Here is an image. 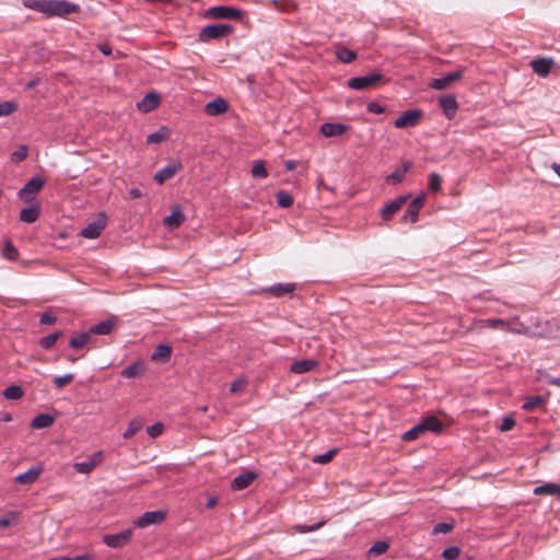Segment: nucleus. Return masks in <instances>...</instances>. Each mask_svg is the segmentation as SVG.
Listing matches in <instances>:
<instances>
[{
  "label": "nucleus",
  "instance_id": "nucleus-27",
  "mask_svg": "<svg viewBox=\"0 0 560 560\" xmlns=\"http://www.w3.org/2000/svg\"><path fill=\"white\" fill-rule=\"evenodd\" d=\"M420 423H421L424 432L430 431V432L438 433L443 428V423L435 416L427 417Z\"/></svg>",
  "mask_w": 560,
  "mask_h": 560
},
{
  "label": "nucleus",
  "instance_id": "nucleus-48",
  "mask_svg": "<svg viewBox=\"0 0 560 560\" xmlns=\"http://www.w3.org/2000/svg\"><path fill=\"white\" fill-rule=\"evenodd\" d=\"M441 186H442V177L436 173H432L429 176V188L432 191H439L441 189Z\"/></svg>",
  "mask_w": 560,
  "mask_h": 560
},
{
  "label": "nucleus",
  "instance_id": "nucleus-37",
  "mask_svg": "<svg viewBox=\"0 0 560 560\" xmlns=\"http://www.w3.org/2000/svg\"><path fill=\"white\" fill-rule=\"evenodd\" d=\"M90 337H91V335L89 331L81 332L80 335L71 338L69 341V345L72 349H75V350L81 349L89 342Z\"/></svg>",
  "mask_w": 560,
  "mask_h": 560
},
{
  "label": "nucleus",
  "instance_id": "nucleus-18",
  "mask_svg": "<svg viewBox=\"0 0 560 560\" xmlns=\"http://www.w3.org/2000/svg\"><path fill=\"white\" fill-rule=\"evenodd\" d=\"M43 472L42 466H33L27 471L14 477V481L20 485L34 483Z\"/></svg>",
  "mask_w": 560,
  "mask_h": 560
},
{
  "label": "nucleus",
  "instance_id": "nucleus-57",
  "mask_svg": "<svg viewBox=\"0 0 560 560\" xmlns=\"http://www.w3.org/2000/svg\"><path fill=\"white\" fill-rule=\"evenodd\" d=\"M366 109H368L369 113H372V114H382V113H384V107L382 105H380L378 103H375V102L369 103Z\"/></svg>",
  "mask_w": 560,
  "mask_h": 560
},
{
  "label": "nucleus",
  "instance_id": "nucleus-62",
  "mask_svg": "<svg viewBox=\"0 0 560 560\" xmlns=\"http://www.w3.org/2000/svg\"><path fill=\"white\" fill-rule=\"evenodd\" d=\"M295 167H296V161L289 160L285 162V168L288 171H293V170H295Z\"/></svg>",
  "mask_w": 560,
  "mask_h": 560
},
{
  "label": "nucleus",
  "instance_id": "nucleus-13",
  "mask_svg": "<svg viewBox=\"0 0 560 560\" xmlns=\"http://www.w3.org/2000/svg\"><path fill=\"white\" fill-rule=\"evenodd\" d=\"M408 198L409 195L400 196L386 203L381 211L382 219L385 221L392 219V217L401 209Z\"/></svg>",
  "mask_w": 560,
  "mask_h": 560
},
{
  "label": "nucleus",
  "instance_id": "nucleus-39",
  "mask_svg": "<svg viewBox=\"0 0 560 560\" xmlns=\"http://www.w3.org/2000/svg\"><path fill=\"white\" fill-rule=\"evenodd\" d=\"M61 337V332L60 331H56V332H52V334H49L43 338L39 339L38 341V345L43 348V349H50L56 342L57 340Z\"/></svg>",
  "mask_w": 560,
  "mask_h": 560
},
{
  "label": "nucleus",
  "instance_id": "nucleus-32",
  "mask_svg": "<svg viewBox=\"0 0 560 560\" xmlns=\"http://www.w3.org/2000/svg\"><path fill=\"white\" fill-rule=\"evenodd\" d=\"M2 395L8 400H19L24 396V389L20 385H10L4 388Z\"/></svg>",
  "mask_w": 560,
  "mask_h": 560
},
{
  "label": "nucleus",
  "instance_id": "nucleus-8",
  "mask_svg": "<svg viewBox=\"0 0 560 560\" xmlns=\"http://www.w3.org/2000/svg\"><path fill=\"white\" fill-rule=\"evenodd\" d=\"M132 537V529L127 528L116 534L103 536V542L110 548H121L126 546Z\"/></svg>",
  "mask_w": 560,
  "mask_h": 560
},
{
  "label": "nucleus",
  "instance_id": "nucleus-31",
  "mask_svg": "<svg viewBox=\"0 0 560 560\" xmlns=\"http://www.w3.org/2000/svg\"><path fill=\"white\" fill-rule=\"evenodd\" d=\"M39 217V208L36 206L24 208L20 212V220L25 223H33L35 222Z\"/></svg>",
  "mask_w": 560,
  "mask_h": 560
},
{
  "label": "nucleus",
  "instance_id": "nucleus-25",
  "mask_svg": "<svg viewBox=\"0 0 560 560\" xmlns=\"http://www.w3.org/2000/svg\"><path fill=\"white\" fill-rule=\"evenodd\" d=\"M423 199L420 197L415 198L409 205L404 215V219L409 218L410 222H416L419 217V212L422 208Z\"/></svg>",
  "mask_w": 560,
  "mask_h": 560
},
{
  "label": "nucleus",
  "instance_id": "nucleus-26",
  "mask_svg": "<svg viewBox=\"0 0 560 560\" xmlns=\"http://www.w3.org/2000/svg\"><path fill=\"white\" fill-rule=\"evenodd\" d=\"M530 66L535 73L546 77L552 67V61L544 58L534 59L530 61Z\"/></svg>",
  "mask_w": 560,
  "mask_h": 560
},
{
  "label": "nucleus",
  "instance_id": "nucleus-4",
  "mask_svg": "<svg viewBox=\"0 0 560 560\" xmlns=\"http://www.w3.org/2000/svg\"><path fill=\"white\" fill-rule=\"evenodd\" d=\"M244 12L240 9L225 5H215L207 11V16L217 20H241Z\"/></svg>",
  "mask_w": 560,
  "mask_h": 560
},
{
  "label": "nucleus",
  "instance_id": "nucleus-12",
  "mask_svg": "<svg viewBox=\"0 0 560 560\" xmlns=\"http://www.w3.org/2000/svg\"><path fill=\"white\" fill-rule=\"evenodd\" d=\"M463 70H456L445 74L444 77L433 79L430 86L434 90H444L453 82L459 80L463 77Z\"/></svg>",
  "mask_w": 560,
  "mask_h": 560
},
{
  "label": "nucleus",
  "instance_id": "nucleus-35",
  "mask_svg": "<svg viewBox=\"0 0 560 560\" xmlns=\"http://www.w3.org/2000/svg\"><path fill=\"white\" fill-rule=\"evenodd\" d=\"M336 57L342 63H350L357 58V54L346 47H339L336 50Z\"/></svg>",
  "mask_w": 560,
  "mask_h": 560
},
{
  "label": "nucleus",
  "instance_id": "nucleus-49",
  "mask_svg": "<svg viewBox=\"0 0 560 560\" xmlns=\"http://www.w3.org/2000/svg\"><path fill=\"white\" fill-rule=\"evenodd\" d=\"M336 453H337L336 448L329 450L324 454L317 455L314 458V462L318 463V464H326L332 459V457L336 455Z\"/></svg>",
  "mask_w": 560,
  "mask_h": 560
},
{
  "label": "nucleus",
  "instance_id": "nucleus-59",
  "mask_svg": "<svg viewBox=\"0 0 560 560\" xmlns=\"http://www.w3.org/2000/svg\"><path fill=\"white\" fill-rule=\"evenodd\" d=\"M129 196L132 199L140 198L142 196L141 190L139 188H131L129 190Z\"/></svg>",
  "mask_w": 560,
  "mask_h": 560
},
{
  "label": "nucleus",
  "instance_id": "nucleus-21",
  "mask_svg": "<svg viewBox=\"0 0 560 560\" xmlns=\"http://www.w3.org/2000/svg\"><path fill=\"white\" fill-rule=\"evenodd\" d=\"M317 366V361L313 359H305L295 361L291 364L290 371L295 374H304L314 370Z\"/></svg>",
  "mask_w": 560,
  "mask_h": 560
},
{
  "label": "nucleus",
  "instance_id": "nucleus-54",
  "mask_svg": "<svg viewBox=\"0 0 560 560\" xmlns=\"http://www.w3.org/2000/svg\"><path fill=\"white\" fill-rule=\"evenodd\" d=\"M147 432L151 438H158L163 432V424L161 422H156L148 427Z\"/></svg>",
  "mask_w": 560,
  "mask_h": 560
},
{
  "label": "nucleus",
  "instance_id": "nucleus-56",
  "mask_svg": "<svg viewBox=\"0 0 560 560\" xmlns=\"http://www.w3.org/2000/svg\"><path fill=\"white\" fill-rule=\"evenodd\" d=\"M322 526L323 523H317L312 526L296 525L295 528L299 533H310L319 529Z\"/></svg>",
  "mask_w": 560,
  "mask_h": 560
},
{
  "label": "nucleus",
  "instance_id": "nucleus-52",
  "mask_svg": "<svg viewBox=\"0 0 560 560\" xmlns=\"http://www.w3.org/2000/svg\"><path fill=\"white\" fill-rule=\"evenodd\" d=\"M460 550L458 547H448L444 549L442 556L445 560H455L458 558Z\"/></svg>",
  "mask_w": 560,
  "mask_h": 560
},
{
  "label": "nucleus",
  "instance_id": "nucleus-10",
  "mask_svg": "<svg viewBox=\"0 0 560 560\" xmlns=\"http://www.w3.org/2000/svg\"><path fill=\"white\" fill-rule=\"evenodd\" d=\"M166 513L164 511H149L143 513L135 521V525L144 528L150 525H159L164 522Z\"/></svg>",
  "mask_w": 560,
  "mask_h": 560
},
{
  "label": "nucleus",
  "instance_id": "nucleus-1",
  "mask_svg": "<svg viewBox=\"0 0 560 560\" xmlns=\"http://www.w3.org/2000/svg\"><path fill=\"white\" fill-rule=\"evenodd\" d=\"M25 8L42 12L49 16L65 18L79 10L75 3L66 0H24Z\"/></svg>",
  "mask_w": 560,
  "mask_h": 560
},
{
  "label": "nucleus",
  "instance_id": "nucleus-15",
  "mask_svg": "<svg viewBox=\"0 0 560 560\" xmlns=\"http://www.w3.org/2000/svg\"><path fill=\"white\" fill-rule=\"evenodd\" d=\"M229 109L228 102L222 97L210 101L205 106V113L209 116H218L226 113Z\"/></svg>",
  "mask_w": 560,
  "mask_h": 560
},
{
  "label": "nucleus",
  "instance_id": "nucleus-22",
  "mask_svg": "<svg viewBox=\"0 0 560 560\" xmlns=\"http://www.w3.org/2000/svg\"><path fill=\"white\" fill-rule=\"evenodd\" d=\"M411 166L412 163L410 161L402 163L400 167H397L386 177V182L393 185L400 183Z\"/></svg>",
  "mask_w": 560,
  "mask_h": 560
},
{
  "label": "nucleus",
  "instance_id": "nucleus-63",
  "mask_svg": "<svg viewBox=\"0 0 560 560\" xmlns=\"http://www.w3.org/2000/svg\"><path fill=\"white\" fill-rule=\"evenodd\" d=\"M217 502H218L217 498L211 497V498L208 499L206 506L208 509H212V508L215 506Z\"/></svg>",
  "mask_w": 560,
  "mask_h": 560
},
{
  "label": "nucleus",
  "instance_id": "nucleus-44",
  "mask_svg": "<svg viewBox=\"0 0 560 560\" xmlns=\"http://www.w3.org/2000/svg\"><path fill=\"white\" fill-rule=\"evenodd\" d=\"M142 429V422L138 420H133L128 424V428L122 433L124 439L132 438L137 432Z\"/></svg>",
  "mask_w": 560,
  "mask_h": 560
},
{
  "label": "nucleus",
  "instance_id": "nucleus-9",
  "mask_svg": "<svg viewBox=\"0 0 560 560\" xmlns=\"http://www.w3.org/2000/svg\"><path fill=\"white\" fill-rule=\"evenodd\" d=\"M103 452L98 451L89 456L86 459L74 463L73 468L79 474H90L95 469L97 465L103 462Z\"/></svg>",
  "mask_w": 560,
  "mask_h": 560
},
{
  "label": "nucleus",
  "instance_id": "nucleus-7",
  "mask_svg": "<svg viewBox=\"0 0 560 560\" xmlns=\"http://www.w3.org/2000/svg\"><path fill=\"white\" fill-rule=\"evenodd\" d=\"M421 116V109H408L395 119L394 126L398 129L415 127L419 124Z\"/></svg>",
  "mask_w": 560,
  "mask_h": 560
},
{
  "label": "nucleus",
  "instance_id": "nucleus-11",
  "mask_svg": "<svg viewBox=\"0 0 560 560\" xmlns=\"http://www.w3.org/2000/svg\"><path fill=\"white\" fill-rule=\"evenodd\" d=\"M480 328H493V329H504L509 331H514L517 334H522L525 331V327L522 328H512L511 323L501 318H488L480 319L477 322Z\"/></svg>",
  "mask_w": 560,
  "mask_h": 560
},
{
  "label": "nucleus",
  "instance_id": "nucleus-50",
  "mask_svg": "<svg viewBox=\"0 0 560 560\" xmlns=\"http://www.w3.org/2000/svg\"><path fill=\"white\" fill-rule=\"evenodd\" d=\"M453 528H454V524H452V523H445V522L438 523L433 527V534H447V533L452 532Z\"/></svg>",
  "mask_w": 560,
  "mask_h": 560
},
{
  "label": "nucleus",
  "instance_id": "nucleus-34",
  "mask_svg": "<svg viewBox=\"0 0 560 560\" xmlns=\"http://www.w3.org/2000/svg\"><path fill=\"white\" fill-rule=\"evenodd\" d=\"M171 353H172V349L170 346L159 345L152 352L151 359L153 361H158V360L165 361V360L170 359Z\"/></svg>",
  "mask_w": 560,
  "mask_h": 560
},
{
  "label": "nucleus",
  "instance_id": "nucleus-45",
  "mask_svg": "<svg viewBox=\"0 0 560 560\" xmlns=\"http://www.w3.org/2000/svg\"><path fill=\"white\" fill-rule=\"evenodd\" d=\"M18 108L16 104L11 101L0 103V117L9 116Z\"/></svg>",
  "mask_w": 560,
  "mask_h": 560
},
{
  "label": "nucleus",
  "instance_id": "nucleus-5",
  "mask_svg": "<svg viewBox=\"0 0 560 560\" xmlns=\"http://www.w3.org/2000/svg\"><path fill=\"white\" fill-rule=\"evenodd\" d=\"M107 225V215L104 212H100L95 220L89 223L80 233L84 238L94 240L97 238L102 231Z\"/></svg>",
  "mask_w": 560,
  "mask_h": 560
},
{
  "label": "nucleus",
  "instance_id": "nucleus-24",
  "mask_svg": "<svg viewBox=\"0 0 560 560\" xmlns=\"http://www.w3.org/2000/svg\"><path fill=\"white\" fill-rule=\"evenodd\" d=\"M145 372V364L142 361L133 362L132 364L125 368L120 374L126 378H133L142 375Z\"/></svg>",
  "mask_w": 560,
  "mask_h": 560
},
{
  "label": "nucleus",
  "instance_id": "nucleus-14",
  "mask_svg": "<svg viewBox=\"0 0 560 560\" xmlns=\"http://www.w3.org/2000/svg\"><path fill=\"white\" fill-rule=\"evenodd\" d=\"M160 95L155 92H151L148 93L140 102H138L137 108L142 113H150L160 105Z\"/></svg>",
  "mask_w": 560,
  "mask_h": 560
},
{
  "label": "nucleus",
  "instance_id": "nucleus-30",
  "mask_svg": "<svg viewBox=\"0 0 560 560\" xmlns=\"http://www.w3.org/2000/svg\"><path fill=\"white\" fill-rule=\"evenodd\" d=\"M536 495L549 494L560 497V485L557 483H545L534 489Z\"/></svg>",
  "mask_w": 560,
  "mask_h": 560
},
{
  "label": "nucleus",
  "instance_id": "nucleus-40",
  "mask_svg": "<svg viewBox=\"0 0 560 560\" xmlns=\"http://www.w3.org/2000/svg\"><path fill=\"white\" fill-rule=\"evenodd\" d=\"M250 174L254 178H266L268 172L265 163L262 161H256L252 167Z\"/></svg>",
  "mask_w": 560,
  "mask_h": 560
},
{
  "label": "nucleus",
  "instance_id": "nucleus-28",
  "mask_svg": "<svg viewBox=\"0 0 560 560\" xmlns=\"http://www.w3.org/2000/svg\"><path fill=\"white\" fill-rule=\"evenodd\" d=\"M55 418L49 413H39L33 418L31 427L33 429L49 428L54 423Z\"/></svg>",
  "mask_w": 560,
  "mask_h": 560
},
{
  "label": "nucleus",
  "instance_id": "nucleus-6",
  "mask_svg": "<svg viewBox=\"0 0 560 560\" xmlns=\"http://www.w3.org/2000/svg\"><path fill=\"white\" fill-rule=\"evenodd\" d=\"M45 179L42 176L32 177L18 192L19 197L24 201H31L38 191L44 187Z\"/></svg>",
  "mask_w": 560,
  "mask_h": 560
},
{
  "label": "nucleus",
  "instance_id": "nucleus-17",
  "mask_svg": "<svg viewBox=\"0 0 560 560\" xmlns=\"http://www.w3.org/2000/svg\"><path fill=\"white\" fill-rule=\"evenodd\" d=\"M349 129V126L339 122H325L320 126V133L326 138L339 137Z\"/></svg>",
  "mask_w": 560,
  "mask_h": 560
},
{
  "label": "nucleus",
  "instance_id": "nucleus-41",
  "mask_svg": "<svg viewBox=\"0 0 560 560\" xmlns=\"http://www.w3.org/2000/svg\"><path fill=\"white\" fill-rule=\"evenodd\" d=\"M277 203L281 208H289L293 203V199L290 194L284 190H280L276 195Z\"/></svg>",
  "mask_w": 560,
  "mask_h": 560
},
{
  "label": "nucleus",
  "instance_id": "nucleus-42",
  "mask_svg": "<svg viewBox=\"0 0 560 560\" xmlns=\"http://www.w3.org/2000/svg\"><path fill=\"white\" fill-rule=\"evenodd\" d=\"M166 137H167L166 129L161 128V129L150 133L147 137V142L152 143V144H158V143H161L162 141H164L166 139Z\"/></svg>",
  "mask_w": 560,
  "mask_h": 560
},
{
  "label": "nucleus",
  "instance_id": "nucleus-29",
  "mask_svg": "<svg viewBox=\"0 0 560 560\" xmlns=\"http://www.w3.org/2000/svg\"><path fill=\"white\" fill-rule=\"evenodd\" d=\"M114 328V320L113 319H106L102 320L95 325H93L89 332L90 335H108Z\"/></svg>",
  "mask_w": 560,
  "mask_h": 560
},
{
  "label": "nucleus",
  "instance_id": "nucleus-58",
  "mask_svg": "<svg viewBox=\"0 0 560 560\" xmlns=\"http://www.w3.org/2000/svg\"><path fill=\"white\" fill-rule=\"evenodd\" d=\"M56 320H57V318L54 315L49 314V313L42 314V316L39 318V323L42 325H50V324L56 323Z\"/></svg>",
  "mask_w": 560,
  "mask_h": 560
},
{
  "label": "nucleus",
  "instance_id": "nucleus-19",
  "mask_svg": "<svg viewBox=\"0 0 560 560\" xmlns=\"http://www.w3.org/2000/svg\"><path fill=\"white\" fill-rule=\"evenodd\" d=\"M439 104L448 119H452L455 116L457 110V102L453 95L441 96Z\"/></svg>",
  "mask_w": 560,
  "mask_h": 560
},
{
  "label": "nucleus",
  "instance_id": "nucleus-61",
  "mask_svg": "<svg viewBox=\"0 0 560 560\" xmlns=\"http://www.w3.org/2000/svg\"><path fill=\"white\" fill-rule=\"evenodd\" d=\"M100 50L106 56H109L112 54V47L108 45H101Z\"/></svg>",
  "mask_w": 560,
  "mask_h": 560
},
{
  "label": "nucleus",
  "instance_id": "nucleus-46",
  "mask_svg": "<svg viewBox=\"0 0 560 560\" xmlns=\"http://www.w3.org/2000/svg\"><path fill=\"white\" fill-rule=\"evenodd\" d=\"M27 152H28V149L26 145H21L18 150H15L12 154H11V161L14 162V163H19V162H22L26 159L27 156Z\"/></svg>",
  "mask_w": 560,
  "mask_h": 560
},
{
  "label": "nucleus",
  "instance_id": "nucleus-43",
  "mask_svg": "<svg viewBox=\"0 0 560 560\" xmlns=\"http://www.w3.org/2000/svg\"><path fill=\"white\" fill-rule=\"evenodd\" d=\"M18 255L19 253L14 245L10 241L5 242L2 248V256L8 260H15Z\"/></svg>",
  "mask_w": 560,
  "mask_h": 560
},
{
  "label": "nucleus",
  "instance_id": "nucleus-3",
  "mask_svg": "<svg viewBox=\"0 0 560 560\" xmlns=\"http://www.w3.org/2000/svg\"><path fill=\"white\" fill-rule=\"evenodd\" d=\"M234 27L230 24H212L205 26L199 34L201 42L222 38L232 34Z\"/></svg>",
  "mask_w": 560,
  "mask_h": 560
},
{
  "label": "nucleus",
  "instance_id": "nucleus-64",
  "mask_svg": "<svg viewBox=\"0 0 560 560\" xmlns=\"http://www.w3.org/2000/svg\"><path fill=\"white\" fill-rule=\"evenodd\" d=\"M551 167L555 171V173L560 177V164L553 163Z\"/></svg>",
  "mask_w": 560,
  "mask_h": 560
},
{
  "label": "nucleus",
  "instance_id": "nucleus-51",
  "mask_svg": "<svg viewBox=\"0 0 560 560\" xmlns=\"http://www.w3.org/2000/svg\"><path fill=\"white\" fill-rule=\"evenodd\" d=\"M73 378V375L68 373L65 375H60L54 378V385L58 388H61L66 386L68 383H70Z\"/></svg>",
  "mask_w": 560,
  "mask_h": 560
},
{
  "label": "nucleus",
  "instance_id": "nucleus-33",
  "mask_svg": "<svg viewBox=\"0 0 560 560\" xmlns=\"http://www.w3.org/2000/svg\"><path fill=\"white\" fill-rule=\"evenodd\" d=\"M546 402V398L542 396H530L527 397L525 402L522 405V409L525 411H533Z\"/></svg>",
  "mask_w": 560,
  "mask_h": 560
},
{
  "label": "nucleus",
  "instance_id": "nucleus-60",
  "mask_svg": "<svg viewBox=\"0 0 560 560\" xmlns=\"http://www.w3.org/2000/svg\"><path fill=\"white\" fill-rule=\"evenodd\" d=\"M11 525L10 517H0V528H7Z\"/></svg>",
  "mask_w": 560,
  "mask_h": 560
},
{
  "label": "nucleus",
  "instance_id": "nucleus-36",
  "mask_svg": "<svg viewBox=\"0 0 560 560\" xmlns=\"http://www.w3.org/2000/svg\"><path fill=\"white\" fill-rule=\"evenodd\" d=\"M184 222V214L180 211H173L164 219V224L170 229H175Z\"/></svg>",
  "mask_w": 560,
  "mask_h": 560
},
{
  "label": "nucleus",
  "instance_id": "nucleus-20",
  "mask_svg": "<svg viewBox=\"0 0 560 560\" xmlns=\"http://www.w3.org/2000/svg\"><path fill=\"white\" fill-rule=\"evenodd\" d=\"M256 477L257 475L253 471L240 474L232 480L231 487L233 490L246 489L255 480Z\"/></svg>",
  "mask_w": 560,
  "mask_h": 560
},
{
  "label": "nucleus",
  "instance_id": "nucleus-53",
  "mask_svg": "<svg viewBox=\"0 0 560 560\" xmlns=\"http://www.w3.org/2000/svg\"><path fill=\"white\" fill-rule=\"evenodd\" d=\"M247 385V381L244 380V378H237L235 380L231 386H230V392L231 393H238V392H243L245 389Z\"/></svg>",
  "mask_w": 560,
  "mask_h": 560
},
{
  "label": "nucleus",
  "instance_id": "nucleus-2",
  "mask_svg": "<svg viewBox=\"0 0 560 560\" xmlns=\"http://www.w3.org/2000/svg\"><path fill=\"white\" fill-rule=\"evenodd\" d=\"M386 82H388V80L384 79V75L382 73L372 72L363 77L350 78L347 81V86L351 90L363 91L375 89Z\"/></svg>",
  "mask_w": 560,
  "mask_h": 560
},
{
  "label": "nucleus",
  "instance_id": "nucleus-38",
  "mask_svg": "<svg viewBox=\"0 0 560 560\" xmlns=\"http://www.w3.org/2000/svg\"><path fill=\"white\" fill-rule=\"evenodd\" d=\"M423 433H424V431L422 429L421 423L419 422L418 424H416L415 427H412L411 429L406 431L402 434L401 439L405 442H410V441H415V440L419 439Z\"/></svg>",
  "mask_w": 560,
  "mask_h": 560
},
{
  "label": "nucleus",
  "instance_id": "nucleus-55",
  "mask_svg": "<svg viewBox=\"0 0 560 560\" xmlns=\"http://www.w3.org/2000/svg\"><path fill=\"white\" fill-rule=\"evenodd\" d=\"M515 425V420L512 417H504L500 425L502 432H508Z\"/></svg>",
  "mask_w": 560,
  "mask_h": 560
},
{
  "label": "nucleus",
  "instance_id": "nucleus-16",
  "mask_svg": "<svg viewBox=\"0 0 560 560\" xmlns=\"http://www.w3.org/2000/svg\"><path fill=\"white\" fill-rule=\"evenodd\" d=\"M180 170L182 164L179 162L168 164L155 173L154 180L159 184H163L165 180L171 179Z\"/></svg>",
  "mask_w": 560,
  "mask_h": 560
},
{
  "label": "nucleus",
  "instance_id": "nucleus-47",
  "mask_svg": "<svg viewBox=\"0 0 560 560\" xmlns=\"http://www.w3.org/2000/svg\"><path fill=\"white\" fill-rule=\"evenodd\" d=\"M388 544L386 541H376L372 545V547L369 549L370 555L380 556L386 552L388 549Z\"/></svg>",
  "mask_w": 560,
  "mask_h": 560
},
{
  "label": "nucleus",
  "instance_id": "nucleus-23",
  "mask_svg": "<svg viewBox=\"0 0 560 560\" xmlns=\"http://www.w3.org/2000/svg\"><path fill=\"white\" fill-rule=\"evenodd\" d=\"M295 288V283H277L267 288L265 291L273 296L280 298L292 293Z\"/></svg>",
  "mask_w": 560,
  "mask_h": 560
}]
</instances>
